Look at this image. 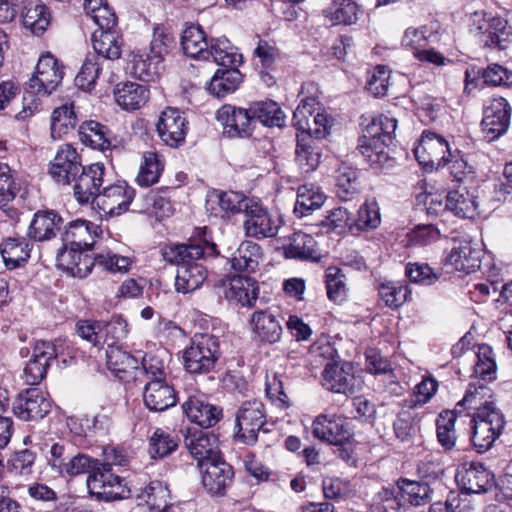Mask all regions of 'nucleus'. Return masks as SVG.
I'll return each instance as SVG.
<instances>
[{
	"label": "nucleus",
	"instance_id": "a19ab883",
	"mask_svg": "<svg viewBox=\"0 0 512 512\" xmlns=\"http://www.w3.org/2000/svg\"><path fill=\"white\" fill-rule=\"evenodd\" d=\"M310 225L319 227L322 233L329 234L335 232L342 234L347 229H352L353 216L347 208L337 207L328 210L324 215L316 219L315 222L310 223Z\"/></svg>",
	"mask_w": 512,
	"mask_h": 512
},
{
	"label": "nucleus",
	"instance_id": "dca6fc26",
	"mask_svg": "<svg viewBox=\"0 0 512 512\" xmlns=\"http://www.w3.org/2000/svg\"><path fill=\"white\" fill-rule=\"evenodd\" d=\"M57 359V350L50 341L38 340L32 348V355L24 368V380L28 385H38L51 364Z\"/></svg>",
	"mask_w": 512,
	"mask_h": 512
},
{
	"label": "nucleus",
	"instance_id": "f704fd0d",
	"mask_svg": "<svg viewBox=\"0 0 512 512\" xmlns=\"http://www.w3.org/2000/svg\"><path fill=\"white\" fill-rule=\"evenodd\" d=\"M322 157V148L319 141L307 134H297L295 161L300 169L309 173L319 166Z\"/></svg>",
	"mask_w": 512,
	"mask_h": 512
},
{
	"label": "nucleus",
	"instance_id": "f257e3e1",
	"mask_svg": "<svg viewBox=\"0 0 512 512\" xmlns=\"http://www.w3.org/2000/svg\"><path fill=\"white\" fill-rule=\"evenodd\" d=\"M114 459L111 462L100 463L83 453H72L65 470V476H76L89 473L87 477V488L91 496L97 500L106 502L121 500L130 496V490L125 479L111 472L112 465H123L122 455L115 451Z\"/></svg>",
	"mask_w": 512,
	"mask_h": 512
},
{
	"label": "nucleus",
	"instance_id": "6e6d98bb",
	"mask_svg": "<svg viewBox=\"0 0 512 512\" xmlns=\"http://www.w3.org/2000/svg\"><path fill=\"white\" fill-rule=\"evenodd\" d=\"M458 413L454 410H445L441 412L436 420L437 441L445 451H450L455 447L457 436L455 431V422Z\"/></svg>",
	"mask_w": 512,
	"mask_h": 512
},
{
	"label": "nucleus",
	"instance_id": "cd10ccee",
	"mask_svg": "<svg viewBox=\"0 0 512 512\" xmlns=\"http://www.w3.org/2000/svg\"><path fill=\"white\" fill-rule=\"evenodd\" d=\"M252 330L262 344H275L281 340L283 328L278 316L269 310L255 311L251 317Z\"/></svg>",
	"mask_w": 512,
	"mask_h": 512
},
{
	"label": "nucleus",
	"instance_id": "a18cd8bd",
	"mask_svg": "<svg viewBox=\"0 0 512 512\" xmlns=\"http://www.w3.org/2000/svg\"><path fill=\"white\" fill-rule=\"evenodd\" d=\"M50 12L40 1H30L24 6L22 23L34 35H42L50 25Z\"/></svg>",
	"mask_w": 512,
	"mask_h": 512
},
{
	"label": "nucleus",
	"instance_id": "5701e85b",
	"mask_svg": "<svg viewBox=\"0 0 512 512\" xmlns=\"http://www.w3.org/2000/svg\"><path fill=\"white\" fill-rule=\"evenodd\" d=\"M312 432L317 439L335 446L345 445L352 437L345 421L330 414L318 415L312 423Z\"/></svg>",
	"mask_w": 512,
	"mask_h": 512
},
{
	"label": "nucleus",
	"instance_id": "393cba45",
	"mask_svg": "<svg viewBox=\"0 0 512 512\" xmlns=\"http://www.w3.org/2000/svg\"><path fill=\"white\" fill-rule=\"evenodd\" d=\"M248 109L224 105L217 112V119L223 123V133L230 138H248L252 135L253 120Z\"/></svg>",
	"mask_w": 512,
	"mask_h": 512
},
{
	"label": "nucleus",
	"instance_id": "3c124183",
	"mask_svg": "<svg viewBox=\"0 0 512 512\" xmlns=\"http://www.w3.org/2000/svg\"><path fill=\"white\" fill-rule=\"evenodd\" d=\"M207 52L208 60L212 58L215 63L224 67H237L242 62V55L237 53L236 48L226 38L211 39Z\"/></svg>",
	"mask_w": 512,
	"mask_h": 512
},
{
	"label": "nucleus",
	"instance_id": "37998d69",
	"mask_svg": "<svg viewBox=\"0 0 512 512\" xmlns=\"http://www.w3.org/2000/svg\"><path fill=\"white\" fill-rule=\"evenodd\" d=\"M248 111L253 122L259 121L269 127H283L285 125V114L273 100L254 102L250 104Z\"/></svg>",
	"mask_w": 512,
	"mask_h": 512
},
{
	"label": "nucleus",
	"instance_id": "e433bc0d",
	"mask_svg": "<svg viewBox=\"0 0 512 512\" xmlns=\"http://www.w3.org/2000/svg\"><path fill=\"white\" fill-rule=\"evenodd\" d=\"M286 258L309 260L318 262L321 259V252L317 248L315 239L306 233L295 232L290 243L284 247Z\"/></svg>",
	"mask_w": 512,
	"mask_h": 512
},
{
	"label": "nucleus",
	"instance_id": "864d4df0",
	"mask_svg": "<svg viewBox=\"0 0 512 512\" xmlns=\"http://www.w3.org/2000/svg\"><path fill=\"white\" fill-rule=\"evenodd\" d=\"M159 61H154L153 56L148 52H134L129 63L130 73L142 80L153 81L160 73Z\"/></svg>",
	"mask_w": 512,
	"mask_h": 512
},
{
	"label": "nucleus",
	"instance_id": "4be33fe9",
	"mask_svg": "<svg viewBox=\"0 0 512 512\" xmlns=\"http://www.w3.org/2000/svg\"><path fill=\"white\" fill-rule=\"evenodd\" d=\"M244 228L246 234L255 238L276 236L280 227V219L271 215L258 203L245 205Z\"/></svg>",
	"mask_w": 512,
	"mask_h": 512
},
{
	"label": "nucleus",
	"instance_id": "e2e57ef3",
	"mask_svg": "<svg viewBox=\"0 0 512 512\" xmlns=\"http://www.w3.org/2000/svg\"><path fill=\"white\" fill-rule=\"evenodd\" d=\"M174 45L175 38L166 27L158 25L153 29L149 53L153 56L154 61L162 63Z\"/></svg>",
	"mask_w": 512,
	"mask_h": 512
},
{
	"label": "nucleus",
	"instance_id": "c9c22d12",
	"mask_svg": "<svg viewBox=\"0 0 512 512\" xmlns=\"http://www.w3.org/2000/svg\"><path fill=\"white\" fill-rule=\"evenodd\" d=\"M94 55L106 60H117L122 55L124 38L117 30L95 31L92 35Z\"/></svg>",
	"mask_w": 512,
	"mask_h": 512
},
{
	"label": "nucleus",
	"instance_id": "bf43d9fd",
	"mask_svg": "<svg viewBox=\"0 0 512 512\" xmlns=\"http://www.w3.org/2000/svg\"><path fill=\"white\" fill-rule=\"evenodd\" d=\"M403 506L398 484L383 487L372 498L370 512H398Z\"/></svg>",
	"mask_w": 512,
	"mask_h": 512
},
{
	"label": "nucleus",
	"instance_id": "0eeeda50",
	"mask_svg": "<svg viewBox=\"0 0 512 512\" xmlns=\"http://www.w3.org/2000/svg\"><path fill=\"white\" fill-rule=\"evenodd\" d=\"M469 31L485 47L505 50L511 44L512 26L508 21L500 17H487L484 12L471 15Z\"/></svg>",
	"mask_w": 512,
	"mask_h": 512
},
{
	"label": "nucleus",
	"instance_id": "ea45409f",
	"mask_svg": "<svg viewBox=\"0 0 512 512\" xmlns=\"http://www.w3.org/2000/svg\"><path fill=\"white\" fill-rule=\"evenodd\" d=\"M0 252L5 266L16 269L24 265L31 252V245L25 238H6L0 245Z\"/></svg>",
	"mask_w": 512,
	"mask_h": 512
},
{
	"label": "nucleus",
	"instance_id": "0e129e2a",
	"mask_svg": "<svg viewBox=\"0 0 512 512\" xmlns=\"http://www.w3.org/2000/svg\"><path fill=\"white\" fill-rule=\"evenodd\" d=\"M394 433L401 442L412 441L420 431L419 419L409 410L398 413L393 423Z\"/></svg>",
	"mask_w": 512,
	"mask_h": 512
},
{
	"label": "nucleus",
	"instance_id": "4d7b16f0",
	"mask_svg": "<svg viewBox=\"0 0 512 512\" xmlns=\"http://www.w3.org/2000/svg\"><path fill=\"white\" fill-rule=\"evenodd\" d=\"M477 78H482L483 83L491 86L506 84L509 78L508 71L498 64L489 65L487 68L471 66L465 71L466 85L473 83Z\"/></svg>",
	"mask_w": 512,
	"mask_h": 512
},
{
	"label": "nucleus",
	"instance_id": "bb28decb",
	"mask_svg": "<svg viewBox=\"0 0 512 512\" xmlns=\"http://www.w3.org/2000/svg\"><path fill=\"white\" fill-rule=\"evenodd\" d=\"M62 226L63 219L56 211L39 210L30 222L27 235L37 242L48 241L56 237Z\"/></svg>",
	"mask_w": 512,
	"mask_h": 512
},
{
	"label": "nucleus",
	"instance_id": "ddd939ff",
	"mask_svg": "<svg viewBox=\"0 0 512 512\" xmlns=\"http://www.w3.org/2000/svg\"><path fill=\"white\" fill-rule=\"evenodd\" d=\"M414 155L420 165L435 169L447 165L448 157H452L445 138L433 132L423 133L419 144L414 148Z\"/></svg>",
	"mask_w": 512,
	"mask_h": 512
},
{
	"label": "nucleus",
	"instance_id": "69168bd1",
	"mask_svg": "<svg viewBox=\"0 0 512 512\" xmlns=\"http://www.w3.org/2000/svg\"><path fill=\"white\" fill-rule=\"evenodd\" d=\"M102 71L100 58L94 54H88L84 63L75 77L76 85L82 90H91Z\"/></svg>",
	"mask_w": 512,
	"mask_h": 512
},
{
	"label": "nucleus",
	"instance_id": "680f3d73",
	"mask_svg": "<svg viewBox=\"0 0 512 512\" xmlns=\"http://www.w3.org/2000/svg\"><path fill=\"white\" fill-rule=\"evenodd\" d=\"M163 166L155 152H145L136 182L142 187H149L158 182Z\"/></svg>",
	"mask_w": 512,
	"mask_h": 512
},
{
	"label": "nucleus",
	"instance_id": "a211bd4d",
	"mask_svg": "<svg viewBox=\"0 0 512 512\" xmlns=\"http://www.w3.org/2000/svg\"><path fill=\"white\" fill-rule=\"evenodd\" d=\"M83 165L76 149L70 144L62 145L50 164L52 179L64 186H70Z\"/></svg>",
	"mask_w": 512,
	"mask_h": 512
},
{
	"label": "nucleus",
	"instance_id": "f8f14e48",
	"mask_svg": "<svg viewBox=\"0 0 512 512\" xmlns=\"http://www.w3.org/2000/svg\"><path fill=\"white\" fill-rule=\"evenodd\" d=\"M135 194L126 181L109 183L102 187L93 205L106 216H118L128 210Z\"/></svg>",
	"mask_w": 512,
	"mask_h": 512
},
{
	"label": "nucleus",
	"instance_id": "2f4dec72",
	"mask_svg": "<svg viewBox=\"0 0 512 512\" xmlns=\"http://www.w3.org/2000/svg\"><path fill=\"white\" fill-rule=\"evenodd\" d=\"M482 250L475 248L470 242H460L454 246L446 258V264L466 274L475 272L481 266Z\"/></svg>",
	"mask_w": 512,
	"mask_h": 512
},
{
	"label": "nucleus",
	"instance_id": "aec40b11",
	"mask_svg": "<svg viewBox=\"0 0 512 512\" xmlns=\"http://www.w3.org/2000/svg\"><path fill=\"white\" fill-rule=\"evenodd\" d=\"M510 105L506 98L494 97L486 107L481 126L484 138L489 142L497 139L508 130Z\"/></svg>",
	"mask_w": 512,
	"mask_h": 512
},
{
	"label": "nucleus",
	"instance_id": "423d86ee",
	"mask_svg": "<svg viewBox=\"0 0 512 512\" xmlns=\"http://www.w3.org/2000/svg\"><path fill=\"white\" fill-rule=\"evenodd\" d=\"M469 31L485 47L505 50L511 44L512 26L508 21L500 17H487L484 12L471 15Z\"/></svg>",
	"mask_w": 512,
	"mask_h": 512
},
{
	"label": "nucleus",
	"instance_id": "9d476101",
	"mask_svg": "<svg viewBox=\"0 0 512 512\" xmlns=\"http://www.w3.org/2000/svg\"><path fill=\"white\" fill-rule=\"evenodd\" d=\"M51 408L49 395L37 387L20 391L12 405L14 415L23 421H39L50 413Z\"/></svg>",
	"mask_w": 512,
	"mask_h": 512
},
{
	"label": "nucleus",
	"instance_id": "1a4fd4ad",
	"mask_svg": "<svg viewBox=\"0 0 512 512\" xmlns=\"http://www.w3.org/2000/svg\"><path fill=\"white\" fill-rule=\"evenodd\" d=\"M236 438L244 444L254 445L260 432L266 433L267 415L258 399L244 401L236 413Z\"/></svg>",
	"mask_w": 512,
	"mask_h": 512
},
{
	"label": "nucleus",
	"instance_id": "412c9836",
	"mask_svg": "<svg viewBox=\"0 0 512 512\" xmlns=\"http://www.w3.org/2000/svg\"><path fill=\"white\" fill-rule=\"evenodd\" d=\"M455 479L466 494H478L492 487L494 475L482 463L471 461L461 465Z\"/></svg>",
	"mask_w": 512,
	"mask_h": 512
},
{
	"label": "nucleus",
	"instance_id": "774afa93",
	"mask_svg": "<svg viewBox=\"0 0 512 512\" xmlns=\"http://www.w3.org/2000/svg\"><path fill=\"white\" fill-rule=\"evenodd\" d=\"M128 333V323L121 316H113L110 321H101L102 346L117 345Z\"/></svg>",
	"mask_w": 512,
	"mask_h": 512
},
{
	"label": "nucleus",
	"instance_id": "c03bdc74",
	"mask_svg": "<svg viewBox=\"0 0 512 512\" xmlns=\"http://www.w3.org/2000/svg\"><path fill=\"white\" fill-rule=\"evenodd\" d=\"M245 205H249L244 196L234 191H219L213 190L207 196L206 209L207 211L214 212L217 215V208L221 212H239L245 211Z\"/></svg>",
	"mask_w": 512,
	"mask_h": 512
},
{
	"label": "nucleus",
	"instance_id": "72a5a7b5",
	"mask_svg": "<svg viewBox=\"0 0 512 512\" xmlns=\"http://www.w3.org/2000/svg\"><path fill=\"white\" fill-rule=\"evenodd\" d=\"M258 295L257 281L251 277H234L229 286L224 288V297L241 306L253 307Z\"/></svg>",
	"mask_w": 512,
	"mask_h": 512
},
{
	"label": "nucleus",
	"instance_id": "c756f323",
	"mask_svg": "<svg viewBox=\"0 0 512 512\" xmlns=\"http://www.w3.org/2000/svg\"><path fill=\"white\" fill-rule=\"evenodd\" d=\"M145 406L154 412H162L176 404L174 388L166 381H148L143 392Z\"/></svg>",
	"mask_w": 512,
	"mask_h": 512
},
{
	"label": "nucleus",
	"instance_id": "13d9d810",
	"mask_svg": "<svg viewBox=\"0 0 512 512\" xmlns=\"http://www.w3.org/2000/svg\"><path fill=\"white\" fill-rule=\"evenodd\" d=\"M85 9L95 24L97 31L116 30L117 17L111 7L104 0H86Z\"/></svg>",
	"mask_w": 512,
	"mask_h": 512
},
{
	"label": "nucleus",
	"instance_id": "39448f33",
	"mask_svg": "<svg viewBox=\"0 0 512 512\" xmlns=\"http://www.w3.org/2000/svg\"><path fill=\"white\" fill-rule=\"evenodd\" d=\"M292 121L299 134L310 135L317 141L330 133L333 124V119L321 108L315 96H305L300 100Z\"/></svg>",
	"mask_w": 512,
	"mask_h": 512
},
{
	"label": "nucleus",
	"instance_id": "20e7f679",
	"mask_svg": "<svg viewBox=\"0 0 512 512\" xmlns=\"http://www.w3.org/2000/svg\"><path fill=\"white\" fill-rule=\"evenodd\" d=\"M220 355L218 336L211 333L195 334L183 353L184 368L190 374H208L214 370Z\"/></svg>",
	"mask_w": 512,
	"mask_h": 512
},
{
	"label": "nucleus",
	"instance_id": "9b49d317",
	"mask_svg": "<svg viewBox=\"0 0 512 512\" xmlns=\"http://www.w3.org/2000/svg\"><path fill=\"white\" fill-rule=\"evenodd\" d=\"M105 176L106 168L103 163L83 166L71 184L77 202L81 205H93L106 183Z\"/></svg>",
	"mask_w": 512,
	"mask_h": 512
},
{
	"label": "nucleus",
	"instance_id": "49530a36",
	"mask_svg": "<svg viewBox=\"0 0 512 512\" xmlns=\"http://www.w3.org/2000/svg\"><path fill=\"white\" fill-rule=\"evenodd\" d=\"M397 484L403 505L408 503L412 506H421L430 503L432 500L433 489L427 482L400 478Z\"/></svg>",
	"mask_w": 512,
	"mask_h": 512
},
{
	"label": "nucleus",
	"instance_id": "09e8293b",
	"mask_svg": "<svg viewBox=\"0 0 512 512\" xmlns=\"http://www.w3.org/2000/svg\"><path fill=\"white\" fill-rule=\"evenodd\" d=\"M242 82V74L236 67L218 69L210 80L207 90L210 94L221 98L237 90Z\"/></svg>",
	"mask_w": 512,
	"mask_h": 512
},
{
	"label": "nucleus",
	"instance_id": "f3484780",
	"mask_svg": "<svg viewBox=\"0 0 512 512\" xmlns=\"http://www.w3.org/2000/svg\"><path fill=\"white\" fill-rule=\"evenodd\" d=\"M477 207L474 194L470 193L466 187L460 186L447 193L444 205L442 200L432 197L427 212L437 214L440 210H449L459 218L471 219L477 214Z\"/></svg>",
	"mask_w": 512,
	"mask_h": 512
},
{
	"label": "nucleus",
	"instance_id": "de8ad7c7",
	"mask_svg": "<svg viewBox=\"0 0 512 512\" xmlns=\"http://www.w3.org/2000/svg\"><path fill=\"white\" fill-rule=\"evenodd\" d=\"M110 135L111 132L107 126L93 120L84 122L79 129L81 142L99 151L110 149Z\"/></svg>",
	"mask_w": 512,
	"mask_h": 512
},
{
	"label": "nucleus",
	"instance_id": "a878e982",
	"mask_svg": "<svg viewBox=\"0 0 512 512\" xmlns=\"http://www.w3.org/2000/svg\"><path fill=\"white\" fill-rule=\"evenodd\" d=\"M182 408L188 419L202 428H210L222 418V409L202 396H190L182 404Z\"/></svg>",
	"mask_w": 512,
	"mask_h": 512
},
{
	"label": "nucleus",
	"instance_id": "338daca9",
	"mask_svg": "<svg viewBox=\"0 0 512 512\" xmlns=\"http://www.w3.org/2000/svg\"><path fill=\"white\" fill-rule=\"evenodd\" d=\"M411 291L407 285L399 282L382 283L379 287V295L385 304L392 308H399L404 302L407 301Z\"/></svg>",
	"mask_w": 512,
	"mask_h": 512
},
{
	"label": "nucleus",
	"instance_id": "58836bf2",
	"mask_svg": "<svg viewBox=\"0 0 512 512\" xmlns=\"http://www.w3.org/2000/svg\"><path fill=\"white\" fill-rule=\"evenodd\" d=\"M97 228L94 223L82 219L71 221L62 235L63 246H77L92 250L94 243L90 240L93 239L92 232H96Z\"/></svg>",
	"mask_w": 512,
	"mask_h": 512
},
{
	"label": "nucleus",
	"instance_id": "c85d7f7f",
	"mask_svg": "<svg viewBox=\"0 0 512 512\" xmlns=\"http://www.w3.org/2000/svg\"><path fill=\"white\" fill-rule=\"evenodd\" d=\"M217 442V437L214 434L202 431L195 432L185 438V445L192 457L197 460L200 469H203L207 462L221 457Z\"/></svg>",
	"mask_w": 512,
	"mask_h": 512
},
{
	"label": "nucleus",
	"instance_id": "8fccbe9b",
	"mask_svg": "<svg viewBox=\"0 0 512 512\" xmlns=\"http://www.w3.org/2000/svg\"><path fill=\"white\" fill-rule=\"evenodd\" d=\"M490 397V389L485 384L480 383L479 380L472 382L469 384L464 398L457 403L454 411L461 414L465 409L479 412V409L494 407L493 403L487 400Z\"/></svg>",
	"mask_w": 512,
	"mask_h": 512
},
{
	"label": "nucleus",
	"instance_id": "79ce46f5",
	"mask_svg": "<svg viewBox=\"0 0 512 512\" xmlns=\"http://www.w3.org/2000/svg\"><path fill=\"white\" fill-rule=\"evenodd\" d=\"M181 45L187 56L199 60H208L207 51L210 41H207L204 31L199 25H191L183 31Z\"/></svg>",
	"mask_w": 512,
	"mask_h": 512
},
{
	"label": "nucleus",
	"instance_id": "6e6552de",
	"mask_svg": "<svg viewBox=\"0 0 512 512\" xmlns=\"http://www.w3.org/2000/svg\"><path fill=\"white\" fill-rule=\"evenodd\" d=\"M471 424V442L478 452L483 453L489 450L501 435L505 420L499 409L485 407L474 413Z\"/></svg>",
	"mask_w": 512,
	"mask_h": 512
},
{
	"label": "nucleus",
	"instance_id": "6ab92c4d",
	"mask_svg": "<svg viewBox=\"0 0 512 512\" xmlns=\"http://www.w3.org/2000/svg\"><path fill=\"white\" fill-rule=\"evenodd\" d=\"M187 130L188 121L183 112L173 107H167L162 111L157 122V132L167 146L176 148L182 145Z\"/></svg>",
	"mask_w": 512,
	"mask_h": 512
},
{
	"label": "nucleus",
	"instance_id": "4468645a",
	"mask_svg": "<svg viewBox=\"0 0 512 512\" xmlns=\"http://www.w3.org/2000/svg\"><path fill=\"white\" fill-rule=\"evenodd\" d=\"M323 386L334 393L352 395L361 388L362 380L355 376L354 367L349 362H329L323 373Z\"/></svg>",
	"mask_w": 512,
	"mask_h": 512
},
{
	"label": "nucleus",
	"instance_id": "603ef678",
	"mask_svg": "<svg viewBox=\"0 0 512 512\" xmlns=\"http://www.w3.org/2000/svg\"><path fill=\"white\" fill-rule=\"evenodd\" d=\"M492 354V348L487 344L478 345L477 351L469 352L470 358L475 360L472 376L483 381L495 379L496 363Z\"/></svg>",
	"mask_w": 512,
	"mask_h": 512
},
{
	"label": "nucleus",
	"instance_id": "7ed1b4c3",
	"mask_svg": "<svg viewBox=\"0 0 512 512\" xmlns=\"http://www.w3.org/2000/svg\"><path fill=\"white\" fill-rule=\"evenodd\" d=\"M396 128L397 120L395 118L380 115L363 129L358 150L372 168L379 169L390 166L392 158L389 151L394 141Z\"/></svg>",
	"mask_w": 512,
	"mask_h": 512
},
{
	"label": "nucleus",
	"instance_id": "7c9ffc66",
	"mask_svg": "<svg viewBox=\"0 0 512 512\" xmlns=\"http://www.w3.org/2000/svg\"><path fill=\"white\" fill-rule=\"evenodd\" d=\"M106 364L108 369L122 381L135 378L134 371L138 369V360L122 347L113 344H109L106 349Z\"/></svg>",
	"mask_w": 512,
	"mask_h": 512
},
{
	"label": "nucleus",
	"instance_id": "f03ea898",
	"mask_svg": "<svg viewBox=\"0 0 512 512\" xmlns=\"http://www.w3.org/2000/svg\"><path fill=\"white\" fill-rule=\"evenodd\" d=\"M218 255L217 245L206 238L189 244H169L162 249L163 259L177 266L175 289L183 294L199 289L207 278V269L199 261Z\"/></svg>",
	"mask_w": 512,
	"mask_h": 512
},
{
	"label": "nucleus",
	"instance_id": "473e14b6",
	"mask_svg": "<svg viewBox=\"0 0 512 512\" xmlns=\"http://www.w3.org/2000/svg\"><path fill=\"white\" fill-rule=\"evenodd\" d=\"M116 103L126 111L142 108L149 100L150 92L147 86L135 83H119L114 90Z\"/></svg>",
	"mask_w": 512,
	"mask_h": 512
},
{
	"label": "nucleus",
	"instance_id": "b1692460",
	"mask_svg": "<svg viewBox=\"0 0 512 512\" xmlns=\"http://www.w3.org/2000/svg\"><path fill=\"white\" fill-rule=\"evenodd\" d=\"M200 470L203 487L212 496L224 495L226 489L233 482L234 470L222 457L207 462L204 468Z\"/></svg>",
	"mask_w": 512,
	"mask_h": 512
},
{
	"label": "nucleus",
	"instance_id": "052dcab7",
	"mask_svg": "<svg viewBox=\"0 0 512 512\" xmlns=\"http://www.w3.org/2000/svg\"><path fill=\"white\" fill-rule=\"evenodd\" d=\"M336 188L339 198L344 201L351 200L353 195L357 194L360 190V181L356 169L342 165L337 170Z\"/></svg>",
	"mask_w": 512,
	"mask_h": 512
},
{
	"label": "nucleus",
	"instance_id": "2eb2a0df",
	"mask_svg": "<svg viewBox=\"0 0 512 512\" xmlns=\"http://www.w3.org/2000/svg\"><path fill=\"white\" fill-rule=\"evenodd\" d=\"M63 76L64 66L51 53L42 54L28 86L34 92L51 94L61 83Z\"/></svg>",
	"mask_w": 512,
	"mask_h": 512
},
{
	"label": "nucleus",
	"instance_id": "4c0bfd02",
	"mask_svg": "<svg viewBox=\"0 0 512 512\" xmlns=\"http://www.w3.org/2000/svg\"><path fill=\"white\" fill-rule=\"evenodd\" d=\"M262 248L253 241H243L230 259L232 268L237 272L254 273L262 259Z\"/></svg>",
	"mask_w": 512,
	"mask_h": 512
},
{
	"label": "nucleus",
	"instance_id": "5fc2aeb1",
	"mask_svg": "<svg viewBox=\"0 0 512 512\" xmlns=\"http://www.w3.org/2000/svg\"><path fill=\"white\" fill-rule=\"evenodd\" d=\"M77 121V115L72 103L55 108L51 115L50 129L52 138L60 139L76 127Z\"/></svg>",
	"mask_w": 512,
	"mask_h": 512
}]
</instances>
